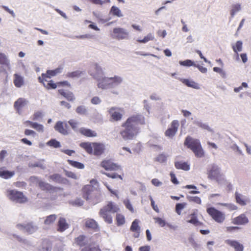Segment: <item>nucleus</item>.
<instances>
[{
  "mask_svg": "<svg viewBox=\"0 0 251 251\" xmlns=\"http://www.w3.org/2000/svg\"><path fill=\"white\" fill-rule=\"evenodd\" d=\"M58 92L69 101H73L75 99L73 93L70 91H65L62 89H60L58 90Z\"/></svg>",
  "mask_w": 251,
  "mask_h": 251,
  "instance_id": "obj_31",
  "label": "nucleus"
},
{
  "mask_svg": "<svg viewBox=\"0 0 251 251\" xmlns=\"http://www.w3.org/2000/svg\"><path fill=\"white\" fill-rule=\"evenodd\" d=\"M123 203H124V205H125L126 207L128 210H129L132 213L134 212V208H133L129 199L128 198H126L123 201Z\"/></svg>",
  "mask_w": 251,
  "mask_h": 251,
  "instance_id": "obj_43",
  "label": "nucleus"
},
{
  "mask_svg": "<svg viewBox=\"0 0 251 251\" xmlns=\"http://www.w3.org/2000/svg\"><path fill=\"white\" fill-rule=\"evenodd\" d=\"M92 190V187L91 186H85L83 190V197L95 204L100 201V195L98 191H93Z\"/></svg>",
  "mask_w": 251,
  "mask_h": 251,
  "instance_id": "obj_6",
  "label": "nucleus"
},
{
  "mask_svg": "<svg viewBox=\"0 0 251 251\" xmlns=\"http://www.w3.org/2000/svg\"><path fill=\"white\" fill-rule=\"evenodd\" d=\"M145 124V118L142 115L137 114L128 117L122 124V129L120 132L122 138L125 140H132L139 133V125Z\"/></svg>",
  "mask_w": 251,
  "mask_h": 251,
  "instance_id": "obj_1",
  "label": "nucleus"
},
{
  "mask_svg": "<svg viewBox=\"0 0 251 251\" xmlns=\"http://www.w3.org/2000/svg\"><path fill=\"white\" fill-rule=\"evenodd\" d=\"M248 87V85L246 82H242L241 86H240L238 87H236V88H234V91L235 93H238L240 91L242 90L243 88H247Z\"/></svg>",
  "mask_w": 251,
  "mask_h": 251,
  "instance_id": "obj_60",
  "label": "nucleus"
},
{
  "mask_svg": "<svg viewBox=\"0 0 251 251\" xmlns=\"http://www.w3.org/2000/svg\"><path fill=\"white\" fill-rule=\"evenodd\" d=\"M89 74L97 80L102 76L103 71L102 67L97 63H94L88 72Z\"/></svg>",
  "mask_w": 251,
  "mask_h": 251,
  "instance_id": "obj_10",
  "label": "nucleus"
},
{
  "mask_svg": "<svg viewBox=\"0 0 251 251\" xmlns=\"http://www.w3.org/2000/svg\"><path fill=\"white\" fill-rule=\"evenodd\" d=\"M65 175L68 177L73 178L74 179H77L79 178V176L72 172L66 171L65 172Z\"/></svg>",
  "mask_w": 251,
  "mask_h": 251,
  "instance_id": "obj_57",
  "label": "nucleus"
},
{
  "mask_svg": "<svg viewBox=\"0 0 251 251\" xmlns=\"http://www.w3.org/2000/svg\"><path fill=\"white\" fill-rule=\"evenodd\" d=\"M86 242V237L83 235L78 236L75 240V243L79 246L81 249L85 246Z\"/></svg>",
  "mask_w": 251,
  "mask_h": 251,
  "instance_id": "obj_38",
  "label": "nucleus"
},
{
  "mask_svg": "<svg viewBox=\"0 0 251 251\" xmlns=\"http://www.w3.org/2000/svg\"><path fill=\"white\" fill-rule=\"evenodd\" d=\"M179 64L181 66H186V67H190V66H196L195 63L190 59H187L184 61H179Z\"/></svg>",
  "mask_w": 251,
  "mask_h": 251,
  "instance_id": "obj_49",
  "label": "nucleus"
},
{
  "mask_svg": "<svg viewBox=\"0 0 251 251\" xmlns=\"http://www.w3.org/2000/svg\"><path fill=\"white\" fill-rule=\"evenodd\" d=\"M154 39V36L152 33H150L145 36L143 39H138L137 41L140 43L146 44L150 41H153Z\"/></svg>",
  "mask_w": 251,
  "mask_h": 251,
  "instance_id": "obj_37",
  "label": "nucleus"
},
{
  "mask_svg": "<svg viewBox=\"0 0 251 251\" xmlns=\"http://www.w3.org/2000/svg\"><path fill=\"white\" fill-rule=\"evenodd\" d=\"M0 65L9 71L11 70L10 60L8 56L2 52H0Z\"/></svg>",
  "mask_w": 251,
  "mask_h": 251,
  "instance_id": "obj_18",
  "label": "nucleus"
},
{
  "mask_svg": "<svg viewBox=\"0 0 251 251\" xmlns=\"http://www.w3.org/2000/svg\"><path fill=\"white\" fill-rule=\"evenodd\" d=\"M153 219L155 221V223L157 224L161 227L164 226L166 224L165 221L160 218L155 217Z\"/></svg>",
  "mask_w": 251,
  "mask_h": 251,
  "instance_id": "obj_55",
  "label": "nucleus"
},
{
  "mask_svg": "<svg viewBox=\"0 0 251 251\" xmlns=\"http://www.w3.org/2000/svg\"><path fill=\"white\" fill-rule=\"evenodd\" d=\"M139 221L137 219H135L132 223L130 226V230L134 232L133 236L135 238H138L139 236L140 227L139 226Z\"/></svg>",
  "mask_w": 251,
  "mask_h": 251,
  "instance_id": "obj_22",
  "label": "nucleus"
},
{
  "mask_svg": "<svg viewBox=\"0 0 251 251\" xmlns=\"http://www.w3.org/2000/svg\"><path fill=\"white\" fill-rule=\"evenodd\" d=\"M31 127L35 129L39 133L44 132V126L43 125L36 122H29Z\"/></svg>",
  "mask_w": 251,
  "mask_h": 251,
  "instance_id": "obj_35",
  "label": "nucleus"
},
{
  "mask_svg": "<svg viewBox=\"0 0 251 251\" xmlns=\"http://www.w3.org/2000/svg\"><path fill=\"white\" fill-rule=\"evenodd\" d=\"M47 145L50 147H53L55 148H59L60 147V143L55 139H51L50 140L48 143Z\"/></svg>",
  "mask_w": 251,
  "mask_h": 251,
  "instance_id": "obj_52",
  "label": "nucleus"
},
{
  "mask_svg": "<svg viewBox=\"0 0 251 251\" xmlns=\"http://www.w3.org/2000/svg\"><path fill=\"white\" fill-rule=\"evenodd\" d=\"M79 132L82 134L87 137H94L97 136V133L95 131L90 129L82 127L80 128Z\"/></svg>",
  "mask_w": 251,
  "mask_h": 251,
  "instance_id": "obj_28",
  "label": "nucleus"
},
{
  "mask_svg": "<svg viewBox=\"0 0 251 251\" xmlns=\"http://www.w3.org/2000/svg\"><path fill=\"white\" fill-rule=\"evenodd\" d=\"M15 173L14 172H10L8 171H1L0 170V177L8 179L12 177Z\"/></svg>",
  "mask_w": 251,
  "mask_h": 251,
  "instance_id": "obj_40",
  "label": "nucleus"
},
{
  "mask_svg": "<svg viewBox=\"0 0 251 251\" xmlns=\"http://www.w3.org/2000/svg\"><path fill=\"white\" fill-rule=\"evenodd\" d=\"M50 179L58 183H64L66 180L58 174H54L50 176Z\"/></svg>",
  "mask_w": 251,
  "mask_h": 251,
  "instance_id": "obj_46",
  "label": "nucleus"
},
{
  "mask_svg": "<svg viewBox=\"0 0 251 251\" xmlns=\"http://www.w3.org/2000/svg\"><path fill=\"white\" fill-rule=\"evenodd\" d=\"M178 80H179L182 83L185 84L188 87H191L194 89H199L200 86L199 84L195 82L192 80L189 79H185L182 78H176Z\"/></svg>",
  "mask_w": 251,
  "mask_h": 251,
  "instance_id": "obj_23",
  "label": "nucleus"
},
{
  "mask_svg": "<svg viewBox=\"0 0 251 251\" xmlns=\"http://www.w3.org/2000/svg\"><path fill=\"white\" fill-rule=\"evenodd\" d=\"M184 145L193 151L196 157L201 158L204 156V152L199 140L187 137Z\"/></svg>",
  "mask_w": 251,
  "mask_h": 251,
  "instance_id": "obj_5",
  "label": "nucleus"
},
{
  "mask_svg": "<svg viewBox=\"0 0 251 251\" xmlns=\"http://www.w3.org/2000/svg\"><path fill=\"white\" fill-rule=\"evenodd\" d=\"M207 175L209 179L215 181L219 186L225 187L228 191L232 189L231 183L226 178L219 166L211 165L207 170Z\"/></svg>",
  "mask_w": 251,
  "mask_h": 251,
  "instance_id": "obj_2",
  "label": "nucleus"
},
{
  "mask_svg": "<svg viewBox=\"0 0 251 251\" xmlns=\"http://www.w3.org/2000/svg\"><path fill=\"white\" fill-rule=\"evenodd\" d=\"M119 210V208L116 204L109 201L100 210L99 214L105 222L111 224L112 223V217L110 213L117 212Z\"/></svg>",
  "mask_w": 251,
  "mask_h": 251,
  "instance_id": "obj_4",
  "label": "nucleus"
},
{
  "mask_svg": "<svg viewBox=\"0 0 251 251\" xmlns=\"http://www.w3.org/2000/svg\"><path fill=\"white\" fill-rule=\"evenodd\" d=\"M175 167L178 169H182L185 171L190 170V166L186 162L178 161L175 163Z\"/></svg>",
  "mask_w": 251,
  "mask_h": 251,
  "instance_id": "obj_36",
  "label": "nucleus"
},
{
  "mask_svg": "<svg viewBox=\"0 0 251 251\" xmlns=\"http://www.w3.org/2000/svg\"><path fill=\"white\" fill-rule=\"evenodd\" d=\"M81 251H100L98 247L95 245H87L81 249Z\"/></svg>",
  "mask_w": 251,
  "mask_h": 251,
  "instance_id": "obj_45",
  "label": "nucleus"
},
{
  "mask_svg": "<svg viewBox=\"0 0 251 251\" xmlns=\"http://www.w3.org/2000/svg\"><path fill=\"white\" fill-rule=\"evenodd\" d=\"M30 180L32 182H35L38 183L39 187L43 190H49L51 186L47 183L41 181L39 178L35 176H32L30 178Z\"/></svg>",
  "mask_w": 251,
  "mask_h": 251,
  "instance_id": "obj_26",
  "label": "nucleus"
},
{
  "mask_svg": "<svg viewBox=\"0 0 251 251\" xmlns=\"http://www.w3.org/2000/svg\"><path fill=\"white\" fill-rule=\"evenodd\" d=\"M84 221L85 225L87 227L94 229L98 227L97 223L93 219H86Z\"/></svg>",
  "mask_w": 251,
  "mask_h": 251,
  "instance_id": "obj_33",
  "label": "nucleus"
},
{
  "mask_svg": "<svg viewBox=\"0 0 251 251\" xmlns=\"http://www.w3.org/2000/svg\"><path fill=\"white\" fill-rule=\"evenodd\" d=\"M39 82L42 83L44 86L47 89H55L57 87V85L53 83L52 80L48 81L47 79V81L45 80V79H41L39 80Z\"/></svg>",
  "mask_w": 251,
  "mask_h": 251,
  "instance_id": "obj_34",
  "label": "nucleus"
},
{
  "mask_svg": "<svg viewBox=\"0 0 251 251\" xmlns=\"http://www.w3.org/2000/svg\"><path fill=\"white\" fill-rule=\"evenodd\" d=\"M151 183L155 186L159 187L162 185V182L157 178H153L151 180Z\"/></svg>",
  "mask_w": 251,
  "mask_h": 251,
  "instance_id": "obj_63",
  "label": "nucleus"
},
{
  "mask_svg": "<svg viewBox=\"0 0 251 251\" xmlns=\"http://www.w3.org/2000/svg\"><path fill=\"white\" fill-rule=\"evenodd\" d=\"M69 124L74 130H75L77 129L79 125L78 122L74 120H71L69 121Z\"/></svg>",
  "mask_w": 251,
  "mask_h": 251,
  "instance_id": "obj_59",
  "label": "nucleus"
},
{
  "mask_svg": "<svg viewBox=\"0 0 251 251\" xmlns=\"http://www.w3.org/2000/svg\"><path fill=\"white\" fill-rule=\"evenodd\" d=\"M198 211L197 209L192 210L191 214H189L186 217V222L195 226L201 225V223L199 221L198 218Z\"/></svg>",
  "mask_w": 251,
  "mask_h": 251,
  "instance_id": "obj_14",
  "label": "nucleus"
},
{
  "mask_svg": "<svg viewBox=\"0 0 251 251\" xmlns=\"http://www.w3.org/2000/svg\"><path fill=\"white\" fill-rule=\"evenodd\" d=\"M28 103V101L27 100L22 98H19L15 102L14 107L20 113L22 110L27 105Z\"/></svg>",
  "mask_w": 251,
  "mask_h": 251,
  "instance_id": "obj_19",
  "label": "nucleus"
},
{
  "mask_svg": "<svg viewBox=\"0 0 251 251\" xmlns=\"http://www.w3.org/2000/svg\"><path fill=\"white\" fill-rule=\"evenodd\" d=\"M110 13L113 16H121V10L118 7L113 6L110 10Z\"/></svg>",
  "mask_w": 251,
  "mask_h": 251,
  "instance_id": "obj_54",
  "label": "nucleus"
},
{
  "mask_svg": "<svg viewBox=\"0 0 251 251\" xmlns=\"http://www.w3.org/2000/svg\"><path fill=\"white\" fill-rule=\"evenodd\" d=\"M232 49L234 53L241 52L243 50V42L239 40L231 44Z\"/></svg>",
  "mask_w": 251,
  "mask_h": 251,
  "instance_id": "obj_30",
  "label": "nucleus"
},
{
  "mask_svg": "<svg viewBox=\"0 0 251 251\" xmlns=\"http://www.w3.org/2000/svg\"><path fill=\"white\" fill-rule=\"evenodd\" d=\"M187 205V203L185 202L177 203L176 206V211L177 214L179 215L181 214V211L183 209H184Z\"/></svg>",
  "mask_w": 251,
  "mask_h": 251,
  "instance_id": "obj_51",
  "label": "nucleus"
},
{
  "mask_svg": "<svg viewBox=\"0 0 251 251\" xmlns=\"http://www.w3.org/2000/svg\"><path fill=\"white\" fill-rule=\"evenodd\" d=\"M55 130L58 131L63 135L68 134V126L67 123H63L62 122H57L54 126Z\"/></svg>",
  "mask_w": 251,
  "mask_h": 251,
  "instance_id": "obj_20",
  "label": "nucleus"
},
{
  "mask_svg": "<svg viewBox=\"0 0 251 251\" xmlns=\"http://www.w3.org/2000/svg\"><path fill=\"white\" fill-rule=\"evenodd\" d=\"M206 211L212 219L218 223H222L225 220V214L214 207L208 208Z\"/></svg>",
  "mask_w": 251,
  "mask_h": 251,
  "instance_id": "obj_9",
  "label": "nucleus"
},
{
  "mask_svg": "<svg viewBox=\"0 0 251 251\" xmlns=\"http://www.w3.org/2000/svg\"><path fill=\"white\" fill-rule=\"evenodd\" d=\"M107 112L110 116V119L111 121H120L125 112L124 108L118 106H112L107 108Z\"/></svg>",
  "mask_w": 251,
  "mask_h": 251,
  "instance_id": "obj_7",
  "label": "nucleus"
},
{
  "mask_svg": "<svg viewBox=\"0 0 251 251\" xmlns=\"http://www.w3.org/2000/svg\"><path fill=\"white\" fill-rule=\"evenodd\" d=\"M232 223L237 225H243L248 223L249 220L245 214H242L233 219Z\"/></svg>",
  "mask_w": 251,
  "mask_h": 251,
  "instance_id": "obj_21",
  "label": "nucleus"
},
{
  "mask_svg": "<svg viewBox=\"0 0 251 251\" xmlns=\"http://www.w3.org/2000/svg\"><path fill=\"white\" fill-rule=\"evenodd\" d=\"M68 162L69 164L76 168L79 169H83L84 168V164L81 163L71 160H68Z\"/></svg>",
  "mask_w": 251,
  "mask_h": 251,
  "instance_id": "obj_44",
  "label": "nucleus"
},
{
  "mask_svg": "<svg viewBox=\"0 0 251 251\" xmlns=\"http://www.w3.org/2000/svg\"><path fill=\"white\" fill-rule=\"evenodd\" d=\"M25 134L26 136H32L34 137L36 135V133L32 130L25 129Z\"/></svg>",
  "mask_w": 251,
  "mask_h": 251,
  "instance_id": "obj_64",
  "label": "nucleus"
},
{
  "mask_svg": "<svg viewBox=\"0 0 251 251\" xmlns=\"http://www.w3.org/2000/svg\"><path fill=\"white\" fill-rule=\"evenodd\" d=\"M225 243L228 246L232 248L234 251H244V247L239 241L233 239H226Z\"/></svg>",
  "mask_w": 251,
  "mask_h": 251,
  "instance_id": "obj_16",
  "label": "nucleus"
},
{
  "mask_svg": "<svg viewBox=\"0 0 251 251\" xmlns=\"http://www.w3.org/2000/svg\"><path fill=\"white\" fill-rule=\"evenodd\" d=\"M235 198L237 202L241 205H246L247 202L249 201L248 199L246 197L237 193H235Z\"/></svg>",
  "mask_w": 251,
  "mask_h": 251,
  "instance_id": "obj_29",
  "label": "nucleus"
},
{
  "mask_svg": "<svg viewBox=\"0 0 251 251\" xmlns=\"http://www.w3.org/2000/svg\"><path fill=\"white\" fill-rule=\"evenodd\" d=\"M194 124L201 127L202 129H206L207 130H210V128L207 125L204 123H202L200 120L195 119L193 122Z\"/></svg>",
  "mask_w": 251,
  "mask_h": 251,
  "instance_id": "obj_42",
  "label": "nucleus"
},
{
  "mask_svg": "<svg viewBox=\"0 0 251 251\" xmlns=\"http://www.w3.org/2000/svg\"><path fill=\"white\" fill-rule=\"evenodd\" d=\"M62 71V68L61 67L57 68L53 70H48L46 74H42L41 76L39 77L38 79H45V80L47 81V79L56 75L61 73Z\"/></svg>",
  "mask_w": 251,
  "mask_h": 251,
  "instance_id": "obj_17",
  "label": "nucleus"
},
{
  "mask_svg": "<svg viewBox=\"0 0 251 251\" xmlns=\"http://www.w3.org/2000/svg\"><path fill=\"white\" fill-rule=\"evenodd\" d=\"M80 146L83 148L88 153H93V143H81Z\"/></svg>",
  "mask_w": 251,
  "mask_h": 251,
  "instance_id": "obj_32",
  "label": "nucleus"
},
{
  "mask_svg": "<svg viewBox=\"0 0 251 251\" xmlns=\"http://www.w3.org/2000/svg\"><path fill=\"white\" fill-rule=\"evenodd\" d=\"M13 83L17 88H20L24 84V78L20 74H15L13 75Z\"/></svg>",
  "mask_w": 251,
  "mask_h": 251,
  "instance_id": "obj_25",
  "label": "nucleus"
},
{
  "mask_svg": "<svg viewBox=\"0 0 251 251\" xmlns=\"http://www.w3.org/2000/svg\"><path fill=\"white\" fill-rule=\"evenodd\" d=\"M91 102L92 104L94 105L100 104L101 102V100L100 97L95 96L91 99Z\"/></svg>",
  "mask_w": 251,
  "mask_h": 251,
  "instance_id": "obj_58",
  "label": "nucleus"
},
{
  "mask_svg": "<svg viewBox=\"0 0 251 251\" xmlns=\"http://www.w3.org/2000/svg\"><path fill=\"white\" fill-rule=\"evenodd\" d=\"M179 126V123L177 120L173 121L170 126L165 132V136L168 138H173L177 132Z\"/></svg>",
  "mask_w": 251,
  "mask_h": 251,
  "instance_id": "obj_13",
  "label": "nucleus"
},
{
  "mask_svg": "<svg viewBox=\"0 0 251 251\" xmlns=\"http://www.w3.org/2000/svg\"><path fill=\"white\" fill-rule=\"evenodd\" d=\"M16 227L19 230L26 232L29 234H32L38 229V226L32 223L23 224H19L17 225Z\"/></svg>",
  "mask_w": 251,
  "mask_h": 251,
  "instance_id": "obj_11",
  "label": "nucleus"
},
{
  "mask_svg": "<svg viewBox=\"0 0 251 251\" xmlns=\"http://www.w3.org/2000/svg\"><path fill=\"white\" fill-rule=\"evenodd\" d=\"M100 165L106 171H117L120 169L119 165L113 163L111 160H104Z\"/></svg>",
  "mask_w": 251,
  "mask_h": 251,
  "instance_id": "obj_15",
  "label": "nucleus"
},
{
  "mask_svg": "<svg viewBox=\"0 0 251 251\" xmlns=\"http://www.w3.org/2000/svg\"><path fill=\"white\" fill-rule=\"evenodd\" d=\"M93 154L96 155H101L105 150V146L103 144L93 143Z\"/></svg>",
  "mask_w": 251,
  "mask_h": 251,
  "instance_id": "obj_24",
  "label": "nucleus"
},
{
  "mask_svg": "<svg viewBox=\"0 0 251 251\" xmlns=\"http://www.w3.org/2000/svg\"><path fill=\"white\" fill-rule=\"evenodd\" d=\"M6 196L9 200L16 202L23 203L26 201V198L23 194L16 190L8 189Z\"/></svg>",
  "mask_w": 251,
  "mask_h": 251,
  "instance_id": "obj_8",
  "label": "nucleus"
},
{
  "mask_svg": "<svg viewBox=\"0 0 251 251\" xmlns=\"http://www.w3.org/2000/svg\"><path fill=\"white\" fill-rule=\"evenodd\" d=\"M44 117V114L42 111L35 112L32 115V119L34 121H39Z\"/></svg>",
  "mask_w": 251,
  "mask_h": 251,
  "instance_id": "obj_50",
  "label": "nucleus"
},
{
  "mask_svg": "<svg viewBox=\"0 0 251 251\" xmlns=\"http://www.w3.org/2000/svg\"><path fill=\"white\" fill-rule=\"evenodd\" d=\"M116 220L118 226H121L125 223L124 216L120 214H117Z\"/></svg>",
  "mask_w": 251,
  "mask_h": 251,
  "instance_id": "obj_53",
  "label": "nucleus"
},
{
  "mask_svg": "<svg viewBox=\"0 0 251 251\" xmlns=\"http://www.w3.org/2000/svg\"><path fill=\"white\" fill-rule=\"evenodd\" d=\"M16 238H17L18 241L23 244L24 245H29L30 244L29 242L28 241H27L26 239L23 237H20L19 236H16Z\"/></svg>",
  "mask_w": 251,
  "mask_h": 251,
  "instance_id": "obj_61",
  "label": "nucleus"
},
{
  "mask_svg": "<svg viewBox=\"0 0 251 251\" xmlns=\"http://www.w3.org/2000/svg\"><path fill=\"white\" fill-rule=\"evenodd\" d=\"M56 215L55 214L50 215L46 217L44 224L46 225H50L52 224L56 219Z\"/></svg>",
  "mask_w": 251,
  "mask_h": 251,
  "instance_id": "obj_41",
  "label": "nucleus"
},
{
  "mask_svg": "<svg viewBox=\"0 0 251 251\" xmlns=\"http://www.w3.org/2000/svg\"><path fill=\"white\" fill-rule=\"evenodd\" d=\"M69 228V225L65 219L60 218L58 222L57 230L60 232H63Z\"/></svg>",
  "mask_w": 251,
  "mask_h": 251,
  "instance_id": "obj_27",
  "label": "nucleus"
},
{
  "mask_svg": "<svg viewBox=\"0 0 251 251\" xmlns=\"http://www.w3.org/2000/svg\"><path fill=\"white\" fill-rule=\"evenodd\" d=\"M97 81V87L100 89L105 90L117 87L122 83L123 78L117 75L112 77L102 76Z\"/></svg>",
  "mask_w": 251,
  "mask_h": 251,
  "instance_id": "obj_3",
  "label": "nucleus"
},
{
  "mask_svg": "<svg viewBox=\"0 0 251 251\" xmlns=\"http://www.w3.org/2000/svg\"><path fill=\"white\" fill-rule=\"evenodd\" d=\"M86 23L90 24L88 25L89 28H91V29H94L96 31H99L100 30V29L98 27V26L96 25L95 23H92L91 22L88 21H86Z\"/></svg>",
  "mask_w": 251,
  "mask_h": 251,
  "instance_id": "obj_62",
  "label": "nucleus"
},
{
  "mask_svg": "<svg viewBox=\"0 0 251 251\" xmlns=\"http://www.w3.org/2000/svg\"><path fill=\"white\" fill-rule=\"evenodd\" d=\"M112 36L118 40L127 39L129 36L128 31L123 28H115L113 29Z\"/></svg>",
  "mask_w": 251,
  "mask_h": 251,
  "instance_id": "obj_12",
  "label": "nucleus"
},
{
  "mask_svg": "<svg viewBox=\"0 0 251 251\" xmlns=\"http://www.w3.org/2000/svg\"><path fill=\"white\" fill-rule=\"evenodd\" d=\"M241 9V5L239 3L234 4L232 6V9L231 10V15L234 16L238 12L240 11Z\"/></svg>",
  "mask_w": 251,
  "mask_h": 251,
  "instance_id": "obj_47",
  "label": "nucleus"
},
{
  "mask_svg": "<svg viewBox=\"0 0 251 251\" xmlns=\"http://www.w3.org/2000/svg\"><path fill=\"white\" fill-rule=\"evenodd\" d=\"M84 73V72H82L80 70H76L74 72L67 73L66 75V76L67 77L72 78H78L81 75L83 74Z\"/></svg>",
  "mask_w": 251,
  "mask_h": 251,
  "instance_id": "obj_39",
  "label": "nucleus"
},
{
  "mask_svg": "<svg viewBox=\"0 0 251 251\" xmlns=\"http://www.w3.org/2000/svg\"><path fill=\"white\" fill-rule=\"evenodd\" d=\"M187 199L189 200L190 201L194 202L198 204H201V199L197 196L195 197H191V196H187Z\"/></svg>",
  "mask_w": 251,
  "mask_h": 251,
  "instance_id": "obj_56",
  "label": "nucleus"
},
{
  "mask_svg": "<svg viewBox=\"0 0 251 251\" xmlns=\"http://www.w3.org/2000/svg\"><path fill=\"white\" fill-rule=\"evenodd\" d=\"M75 111L79 115H85L87 114V109L84 105H80L76 108Z\"/></svg>",
  "mask_w": 251,
  "mask_h": 251,
  "instance_id": "obj_48",
  "label": "nucleus"
}]
</instances>
